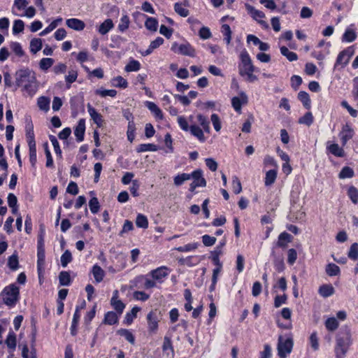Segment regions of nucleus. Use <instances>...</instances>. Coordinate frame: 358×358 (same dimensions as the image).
I'll list each match as a JSON object with an SVG mask.
<instances>
[{
    "instance_id": "obj_59",
    "label": "nucleus",
    "mask_w": 358,
    "mask_h": 358,
    "mask_svg": "<svg viewBox=\"0 0 358 358\" xmlns=\"http://www.w3.org/2000/svg\"><path fill=\"white\" fill-rule=\"evenodd\" d=\"M174 10L179 15L182 17H187L189 15V10L184 8L180 3H176L174 5Z\"/></svg>"
},
{
    "instance_id": "obj_40",
    "label": "nucleus",
    "mask_w": 358,
    "mask_h": 358,
    "mask_svg": "<svg viewBox=\"0 0 358 358\" xmlns=\"http://www.w3.org/2000/svg\"><path fill=\"white\" fill-rule=\"evenodd\" d=\"M42 48V39L41 38H33L30 41V51L36 54Z\"/></svg>"
},
{
    "instance_id": "obj_36",
    "label": "nucleus",
    "mask_w": 358,
    "mask_h": 358,
    "mask_svg": "<svg viewBox=\"0 0 358 358\" xmlns=\"http://www.w3.org/2000/svg\"><path fill=\"white\" fill-rule=\"evenodd\" d=\"M28 145L29 150V162L31 166L34 167L37 162L36 143L28 144Z\"/></svg>"
},
{
    "instance_id": "obj_13",
    "label": "nucleus",
    "mask_w": 358,
    "mask_h": 358,
    "mask_svg": "<svg viewBox=\"0 0 358 358\" xmlns=\"http://www.w3.org/2000/svg\"><path fill=\"white\" fill-rule=\"evenodd\" d=\"M87 111L94 122L99 127H102L103 122L102 115L99 113L90 103L87 104Z\"/></svg>"
},
{
    "instance_id": "obj_39",
    "label": "nucleus",
    "mask_w": 358,
    "mask_h": 358,
    "mask_svg": "<svg viewBox=\"0 0 358 358\" xmlns=\"http://www.w3.org/2000/svg\"><path fill=\"white\" fill-rule=\"evenodd\" d=\"M37 104L41 110L47 112L50 109V99L41 96L38 99Z\"/></svg>"
},
{
    "instance_id": "obj_22",
    "label": "nucleus",
    "mask_w": 358,
    "mask_h": 358,
    "mask_svg": "<svg viewBox=\"0 0 358 358\" xmlns=\"http://www.w3.org/2000/svg\"><path fill=\"white\" fill-rule=\"evenodd\" d=\"M92 273L95 279L96 282H101L105 276L104 271L97 264L93 266Z\"/></svg>"
},
{
    "instance_id": "obj_11",
    "label": "nucleus",
    "mask_w": 358,
    "mask_h": 358,
    "mask_svg": "<svg viewBox=\"0 0 358 358\" xmlns=\"http://www.w3.org/2000/svg\"><path fill=\"white\" fill-rule=\"evenodd\" d=\"M354 136V131L351 127L346 124L342 127V130L339 133V136L341 141L342 145L344 146L346 145L348 141L350 140Z\"/></svg>"
},
{
    "instance_id": "obj_28",
    "label": "nucleus",
    "mask_w": 358,
    "mask_h": 358,
    "mask_svg": "<svg viewBox=\"0 0 358 358\" xmlns=\"http://www.w3.org/2000/svg\"><path fill=\"white\" fill-rule=\"evenodd\" d=\"M118 321V317L117 314L113 311H109L105 314L104 319H103V323L108 324V325H113L115 323H117Z\"/></svg>"
},
{
    "instance_id": "obj_48",
    "label": "nucleus",
    "mask_w": 358,
    "mask_h": 358,
    "mask_svg": "<svg viewBox=\"0 0 358 358\" xmlns=\"http://www.w3.org/2000/svg\"><path fill=\"white\" fill-rule=\"evenodd\" d=\"M140 310V308L138 307H134L129 313H127L124 317V322L127 324H130L134 319L136 317L138 312Z\"/></svg>"
},
{
    "instance_id": "obj_23",
    "label": "nucleus",
    "mask_w": 358,
    "mask_h": 358,
    "mask_svg": "<svg viewBox=\"0 0 358 358\" xmlns=\"http://www.w3.org/2000/svg\"><path fill=\"white\" fill-rule=\"evenodd\" d=\"M114 27L113 20L111 19H106L103 22H102L99 29L98 31L101 35L106 34L110 29H112Z\"/></svg>"
},
{
    "instance_id": "obj_41",
    "label": "nucleus",
    "mask_w": 358,
    "mask_h": 358,
    "mask_svg": "<svg viewBox=\"0 0 358 358\" xmlns=\"http://www.w3.org/2000/svg\"><path fill=\"white\" fill-rule=\"evenodd\" d=\"M357 38V34L353 29H347L343 35L342 41L351 43L354 41Z\"/></svg>"
},
{
    "instance_id": "obj_19",
    "label": "nucleus",
    "mask_w": 358,
    "mask_h": 358,
    "mask_svg": "<svg viewBox=\"0 0 358 358\" xmlns=\"http://www.w3.org/2000/svg\"><path fill=\"white\" fill-rule=\"evenodd\" d=\"M335 292L334 287L330 284H324L319 287L318 293L324 298L332 296Z\"/></svg>"
},
{
    "instance_id": "obj_54",
    "label": "nucleus",
    "mask_w": 358,
    "mask_h": 358,
    "mask_svg": "<svg viewBox=\"0 0 358 358\" xmlns=\"http://www.w3.org/2000/svg\"><path fill=\"white\" fill-rule=\"evenodd\" d=\"M89 207H90V211L93 214H95L99 211L100 205H99L98 199L96 197L94 196L90 200Z\"/></svg>"
},
{
    "instance_id": "obj_60",
    "label": "nucleus",
    "mask_w": 358,
    "mask_h": 358,
    "mask_svg": "<svg viewBox=\"0 0 358 358\" xmlns=\"http://www.w3.org/2000/svg\"><path fill=\"white\" fill-rule=\"evenodd\" d=\"M54 60L52 58H43L40 61L39 66L42 70L46 71L52 66Z\"/></svg>"
},
{
    "instance_id": "obj_20",
    "label": "nucleus",
    "mask_w": 358,
    "mask_h": 358,
    "mask_svg": "<svg viewBox=\"0 0 358 358\" xmlns=\"http://www.w3.org/2000/svg\"><path fill=\"white\" fill-rule=\"evenodd\" d=\"M162 350L164 353L166 354L167 356H171V357H173V356H174L173 347L171 338L168 336H165L164 338Z\"/></svg>"
},
{
    "instance_id": "obj_1",
    "label": "nucleus",
    "mask_w": 358,
    "mask_h": 358,
    "mask_svg": "<svg viewBox=\"0 0 358 358\" xmlns=\"http://www.w3.org/2000/svg\"><path fill=\"white\" fill-rule=\"evenodd\" d=\"M193 118L192 115H190L188 120L184 116H178L177 122L182 131H189L200 143H204L207 139L204 133L210 132V122L207 117L200 113L196 116V122H194Z\"/></svg>"
},
{
    "instance_id": "obj_15",
    "label": "nucleus",
    "mask_w": 358,
    "mask_h": 358,
    "mask_svg": "<svg viewBox=\"0 0 358 358\" xmlns=\"http://www.w3.org/2000/svg\"><path fill=\"white\" fill-rule=\"evenodd\" d=\"M66 24L68 27L76 31H82L85 27V22L77 18H70L66 20Z\"/></svg>"
},
{
    "instance_id": "obj_42",
    "label": "nucleus",
    "mask_w": 358,
    "mask_h": 358,
    "mask_svg": "<svg viewBox=\"0 0 358 358\" xmlns=\"http://www.w3.org/2000/svg\"><path fill=\"white\" fill-rule=\"evenodd\" d=\"M111 84L115 87L126 88L128 86L127 81L122 76H117L112 79Z\"/></svg>"
},
{
    "instance_id": "obj_55",
    "label": "nucleus",
    "mask_w": 358,
    "mask_h": 358,
    "mask_svg": "<svg viewBox=\"0 0 358 358\" xmlns=\"http://www.w3.org/2000/svg\"><path fill=\"white\" fill-rule=\"evenodd\" d=\"M140 68H141V64L138 61L131 60L127 64L124 69L127 72H131V71H137L140 69Z\"/></svg>"
},
{
    "instance_id": "obj_26",
    "label": "nucleus",
    "mask_w": 358,
    "mask_h": 358,
    "mask_svg": "<svg viewBox=\"0 0 358 358\" xmlns=\"http://www.w3.org/2000/svg\"><path fill=\"white\" fill-rule=\"evenodd\" d=\"M147 108L153 113L155 117L162 120L163 118V114L160 108L153 102L147 101Z\"/></svg>"
},
{
    "instance_id": "obj_34",
    "label": "nucleus",
    "mask_w": 358,
    "mask_h": 358,
    "mask_svg": "<svg viewBox=\"0 0 358 358\" xmlns=\"http://www.w3.org/2000/svg\"><path fill=\"white\" fill-rule=\"evenodd\" d=\"M280 52L283 56L286 57L289 62H294L298 59L297 55L294 52L289 51L285 46L280 48Z\"/></svg>"
},
{
    "instance_id": "obj_52",
    "label": "nucleus",
    "mask_w": 358,
    "mask_h": 358,
    "mask_svg": "<svg viewBox=\"0 0 358 358\" xmlns=\"http://www.w3.org/2000/svg\"><path fill=\"white\" fill-rule=\"evenodd\" d=\"M158 22L155 18L148 17L145 22V27L150 31H157Z\"/></svg>"
},
{
    "instance_id": "obj_24",
    "label": "nucleus",
    "mask_w": 358,
    "mask_h": 358,
    "mask_svg": "<svg viewBox=\"0 0 358 358\" xmlns=\"http://www.w3.org/2000/svg\"><path fill=\"white\" fill-rule=\"evenodd\" d=\"M324 325L329 331H334L338 328L339 323L336 317H330L325 320Z\"/></svg>"
},
{
    "instance_id": "obj_50",
    "label": "nucleus",
    "mask_w": 358,
    "mask_h": 358,
    "mask_svg": "<svg viewBox=\"0 0 358 358\" xmlns=\"http://www.w3.org/2000/svg\"><path fill=\"white\" fill-rule=\"evenodd\" d=\"M8 266L13 271H15L18 268L19 262L17 255L13 254L8 258Z\"/></svg>"
},
{
    "instance_id": "obj_57",
    "label": "nucleus",
    "mask_w": 358,
    "mask_h": 358,
    "mask_svg": "<svg viewBox=\"0 0 358 358\" xmlns=\"http://www.w3.org/2000/svg\"><path fill=\"white\" fill-rule=\"evenodd\" d=\"M348 255V257L352 260H357L358 259V243H354L351 245Z\"/></svg>"
},
{
    "instance_id": "obj_8",
    "label": "nucleus",
    "mask_w": 358,
    "mask_h": 358,
    "mask_svg": "<svg viewBox=\"0 0 358 358\" xmlns=\"http://www.w3.org/2000/svg\"><path fill=\"white\" fill-rule=\"evenodd\" d=\"M354 54V49L353 47H348L345 50L341 51L336 59V64H335V68L338 66H341V67L345 66L349 62V60L350 57Z\"/></svg>"
},
{
    "instance_id": "obj_58",
    "label": "nucleus",
    "mask_w": 358,
    "mask_h": 358,
    "mask_svg": "<svg viewBox=\"0 0 358 358\" xmlns=\"http://www.w3.org/2000/svg\"><path fill=\"white\" fill-rule=\"evenodd\" d=\"M348 195L351 199L352 202L355 204L358 202V189L352 186L348 189Z\"/></svg>"
},
{
    "instance_id": "obj_44",
    "label": "nucleus",
    "mask_w": 358,
    "mask_h": 358,
    "mask_svg": "<svg viewBox=\"0 0 358 358\" xmlns=\"http://www.w3.org/2000/svg\"><path fill=\"white\" fill-rule=\"evenodd\" d=\"M221 31L224 36V41L229 45L231 40V30L230 27L227 24H223Z\"/></svg>"
},
{
    "instance_id": "obj_18",
    "label": "nucleus",
    "mask_w": 358,
    "mask_h": 358,
    "mask_svg": "<svg viewBox=\"0 0 358 358\" xmlns=\"http://www.w3.org/2000/svg\"><path fill=\"white\" fill-rule=\"evenodd\" d=\"M292 241V236L287 232H282L278 236L277 245L282 248H285L287 244Z\"/></svg>"
},
{
    "instance_id": "obj_21",
    "label": "nucleus",
    "mask_w": 358,
    "mask_h": 358,
    "mask_svg": "<svg viewBox=\"0 0 358 358\" xmlns=\"http://www.w3.org/2000/svg\"><path fill=\"white\" fill-rule=\"evenodd\" d=\"M327 150L333 155L338 157H343L345 155L344 150L337 143H332L327 147Z\"/></svg>"
},
{
    "instance_id": "obj_63",
    "label": "nucleus",
    "mask_w": 358,
    "mask_h": 358,
    "mask_svg": "<svg viewBox=\"0 0 358 358\" xmlns=\"http://www.w3.org/2000/svg\"><path fill=\"white\" fill-rule=\"evenodd\" d=\"M310 344L313 350L316 351L319 349V342L317 332H313L309 338Z\"/></svg>"
},
{
    "instance_id": "obj_10",
    "label": "nucleus",
    "mask_w": 358,
    "mask_h": 358,
    "mask_svg": "<svg viewBox=\"0 0 358 358\" xmlns=\"http://www.w3.org/2000/svg\"><path fill=\"white\" fill-rule=\"evenodd\" d=\"M147 320L149 331L151 333H155L158 329V322H159L157 310L150 311L147 315Z\"/></svg>"
},
{
    "instance_id": "obj_25",
    "label": "nucleus",
    "mask_w": 358,
    "mask_h": 358,
    "mask_svg": "<svg viewBox=\"0 0 358 358\" xmlns=\"http://www.w3.org/2000/svg\"><path fill=\"white\" fill-rule=\"evenodd\" d=\"M19 348H22V358H37L36 349L33 347L31 350L29 351L27 345H20Z\"/></svg>"
},
{
    "instance_id": "obj_30",
    "label": "nucleus",
    "mask_w": 358,
    "mask_h": 358,
    "mask_svg": "<svg viewBox=\"0 0 358 358\" xmlns=\"http://www.w3.org/2000/svg\"><path fill=\"white\" fill-rule=\"evenodd\" d=\"M277 177V171L275 169L269 170L266 173L265 185L270 186L273 184Z\"/></svg>"
},
{
    "instance_id": "obj_51",
    "label": "nucleus",
    "mask_w": 358,
    "mask_h": 358,
    "mask_svg": "<svg viewBox=\"0 0 358 358\" xmlns=\"http://www.w3.org/2000/svg\"><path fill=\"white\" fill-rule=\"evenodd\" d=\"M78 77V72L75 70L69 71V73L65 77V80L67 83V88L71 87V84L75 82Z\"/></svg>"
},
{
    "instance_id": "obj_35",
    "label": "nucleus",
    "mask_w": 358,
    "mask_h": 358,
    "mask_svg": "<svg viewBox=\"0 0 358 358\" xmlns=\"http://www.w3.org/2000/svg\"><path fill=\"white\" fill-rule=\"evenodd\" d=\"M117 334L121 336H123L128 342L134 345L135 343V338L133 334L125 329H120L117 331Z\"/></svg>"
},
{
    "instance_id": "obj_49",
    "label": "nucleus",
    "mask_w": 358,
    "mask_h": 358,
    "mask_svg": "<svg viewBox=\"0 0 358 358\" xmlns=\"http://www.w3.org/2000/svg\"><path fill=\"white\" fill-rule=\"evenodd\" d=\"M198 243H192L183 246L176 248L175 250L181 252H189L196 250L198 248Z\"/></svg>"
},
{
    "instance_id": "obj_56",
    "label": "nucleus",
    "mask_w": 358,
    "mask_h": 358,
    "mask_svg": "<svg viewBox=\"0 0 358 358\" xmlns=\"http://www.w3.org/2000/svg\"><path fill=\"white\" fill-rule=\"evenodd\" d=\"M129 22L130 21L129 17L126 15H123L121 17L120 22L118 24V29L122 32L128 29Z\"/></svg>"
},
{
    "instance_id": "obj_14",
    "label": "nucleus",
    "mask_w": 358,
    "mask_h": 358,
    "mask_svg": "<svg viewBox=\"0 0 358 358\" xmlns=\"http://www.w3.org/2000/svg\"><path fill=\"white\" fill-rule=\"evenodd\" d=\"M240 96H234L231 99V104L234 110L237 112H240L241 110L242 103H246L248 102V96L243 92L240 93Z\"/></svg>"
},
{
    "instance_id": "obj_27",
    "label": "nucleus",
    "mask_w": 358,
    "mask_h": 358,
    "mask_svg": "<svg viewBox=\"0 0 358 358\" xmlns=\"http://www.w3.org/2000/svg\"><path fill=\"white\" fill-rule=\"evenodd\" d=\"M158 150L157 145L152 143H143L138 145L136 148L137 152H155Z\"/></svg>"
},
{
    "instance_id": "obj_7",
    "label": "nucleus",
    "mask_w": 358,
    "mask_h": 358,
    "mask_svg": "<svg viewBox=\"0 0 358 358\" xmlns=\"http://www.w3.org/2000/svg\"><path fill=\"white\" fill-rule=\"evenodd\" d=\"M190 176L191 179H193V182L189 185V191L194 192L196 187H205L206 185V181L203 177L201 170H195Z\"/></svg>"
},
{
    "instance_id": "obj_3",
    "label": "nucleus",
    "mask_w": 358,
    "mask_h": 358,
    "mask_svg": "<svg viewBox=\"0 0 358 358\" xmlns=\"http://www.w3.org/2000/svg\"><path fill=\"white\" fill-rule=\"evenodd\" d=\"M352 343L351 334L346 331L339 334L336 338L335 355L336 358H345L347 352Z\"/></svg>"
},
{
    "instance_id": "obj_45",
    "label": "nucleus",
    "mask_w": 358,
    "mask_h": 358,
    "mask_svg": "<svg viewBox=\"0 0 358 358\" xmlns=\"http://www.w3.org/2000/svg\"><path fill=\"white\" fill-rule=\"evenodd\" d=\"M354 176V171L349 166H344L339 173L338 177L341 179L351 178Z\"/></svg>"
},
{
    "instance_id": "obj_61",
    "label": "nucleus",
    "mask_w": 358,
    "mask_h": 358,
    "mask_svg": "<svg viewBox=\"0 0 358 358\" xmlns=\"http://www.w3.org/2000/svg\"><path fill=\"white\" fill-rule=\"evenodd\" d=\"M210 120L216 131H220L222 128L221 121L219 116L214 113L211 115Z\"/></svg>"
},
{
    "instance_id": "obj_12",
    "label": "nucleus",
    "mask_w": 358,
    "mask_h": 358,
    "mask_svg": "<svg viewBox=\"0 0 358 358\" xmlns=\"http://www.w3.org/2000/svg\"><path fill=\"white\" fill-rule=\"evenodd\" d=\"M118 297L119 292L117 290H115L110 300V304L114 309L119 313V314H122L125 308V305L122 301L118 299Z\"/></svg>"
},
{
    "instance_id": "obj_16",
    "label": "nucleus",
    "mask_w": 358,
    "mask_h": 358,
    "mask_svg": "<svg viewBox=\"0 0 358 358\" xmlns=\"http://www.w3.org/2000/svg\"><path fill=\"white\" fill-rule=\"evenodd\" d=\"M169 268L166 266H161L150 271V275L153 279L160 280L169 275Z\"/></svg>"
},
{
    "instance_id": "obj_5",
    "label": "nucleus",
    "mask_w": 358,
    "mask_h": 358,
    "mask_svg": "<svg viewBox=\"0 0 358 358\" xmlns=\"http://www.w3.org/2000/svg\"><path fill=\"white\" fill-rule=\"evenodd\" d=\"M1 296H2L3 303L6 306L13 307L19 300V288L15 285L11 284L3 289Z\"/></svg>"
},
{
    "instance_id": "obj_37",
    "label": "nucleus",
    "mask_w": 358,
    "mask_h": 358,
    "mask_svg": "<svg viewBox=\"0 0 358 358\" xmlns=\"http://www.w3.org/2000/svg\"><path fill=\"white\" fill-rule=\"evenodd\" d=\"M191 179V176L189 173H181L176 176L174 179V185L176 186H180L182 185L185 181L189 180Z\"/></svg>"
},
{
    "instance_id": "obj_17",
    "label": "nucleus",
    "mask_w": 358,
    "mask_h": 358,
    "mask_svg": "<svg viewBox=\"0 0 358 358\" xmlns=\"http://www.w3.org/2000/svg\"><path fill=\"white\" fill-rule=\"evenodd\" d=\"M85 131V122L83 119H80L74 130V134L76 137V140L78 142H81L83 141Z\"/></svg>"
},
{
    "instance_id": "obj_33",
    "label": "nucleus",
    "mask_w": 358,
    "mask_h": 358,
    "mask_svg": "<svg viewBox=\"0 0 358 358\" xmlns=\"http://www.w3.org/2000/svg\"><path fill=\"white\" fill-rule=\"evenodd\" d=\"M298 99L302 102L303 106L306 109H309L310 108V99L309 94L306 92H299L298 94Z\"/></svg>"
},
{
    "instance_id": "obj_62",
    "label": "nucleus",
    "mask_w": 358,
    "mask_h": 358,
    "mask_svg": "<svg viewBox=\"0 0 358 358\" xmlns=\"http://www.w3.org/2000/svg\"><path fill=\"white\" fill-rule=\"evenodd\" d=\"M232 188L234 194H238L242 191V186L241 181L237 176H234L232 178Z\"/></svg>"
},
{
    "instance_id": "obj_53",
    "label": "nucleus",
    "mask_w": 358,
    "mask_h": 358,
    "mask_svg": "<svg viewBox=\"0 0 358 358\" xmlns=\"http://www.w3.org/2000/svg\"><path fill=\"white\" fill-rule=\"evenodd\" d=\"M24 28V23L21 20H15L13 22V33L17 34L23 31Z\"/></svg>"
},
{
    "instance_id": "obj_64",
    "label": "nucleus",
    "mask_w": 358,
    "mask_h": 358,
    "mask_svg": "<svg viewBox=\"0 0 358 358\" xmlns=\"http://www.w3.org/2000/svg\"><path fill=\"white\" fill-rule=\"evenodd\" d=\"M72 261L71 253L69 250H66L61 256V264L63 267H66L67 264Z\"/></svg>"
},
{
    "instance_id": "obj_47",
    "label": "nucleus",
    "mask_w": 358,
    "mask_h": 358,
    "mask_svg": "<svg viewBox=\"0 0 358 358\" xmlns=\"http://www.w3.org/2000/svg\"><path fill=\"white\" fill-rule=\"evenodd\" d=\"M313 116L310 112L306 113L303 117L299 119V123L305 124L307 126H310L313 122Z\"/></svg>"
},
{
    "instance_id": "obj_2",
    "label": "nucleus",
    "mask_w": 358,
    "mask_h": 358,
    "mask_svg": "<svg viewBox=\"0 0 358 358\" xmlns=\"http://www.w3.org/2000/svg\"><path fill=\"white\" fill-rule=\"evenodd\" d=\"M15 83L31 96L35 94L38 89L35 73L29 69H22L16 71Z\"/></svg>"
},
{
    "instance_id": "obj_38",
    "label": "nucleus",
    "mask_w": 358,
    "mask_h": 358,
    "mask_svg": "<svg viewBox=\"0 0 358 358\" xmlns=\"http://www.w3.org/2000/svg\"><path fill=\"white\" fill-rule=\"evenodd\" d=\"M37 266L38 270L41 271L45 264V249L44 247H40L37 251Z\"/></svg>"
},
{
    "instance_id": "obj_4",
    "label": "nucleus",
    "mask_w": 358,
    "mask_h": 358,
    "mask_svg": "<svg viewBox=\"0 0 358 358\" xmlns=\"http://www.w3.org/2000/svg\"><path fill=\"white\" fill-rule=\"evenodd\" d=\"M241 63L238 66L239 73L241 76H246V80L249 82H254L257 80L253 72L255 68L252 63V60L247 52L241 54Z\"/></svg>"
},
{
    "instance_id": "obj_43",
    "label": "nucleus",
    "mask_w": 358,
    "mask_h": 358,
    "mask_svg": "<svg viewBox=\"0 0 358 358\" xmlns=\"http://www.w3.org/2000/svg\"><path fill=\"white\" fill-rule=\"evenodd\" d=\"M59 281L60 285L68 286L71 284V276L69 272L62 271L59 275Z\"/></svg>"
},
{
    "instance_id": "obj_32",
    "label": "nucleus",
    "mask_w": 358,
    "mask_h": 358,
    "mask_svg": "<svg viewBox=\"0 0 358 358\" xmlns=\"http://www.w3.org/2000/svg\"><path fill=\"white\" fill-rule=\"evenodd\" d=\"M179 51L184 55L189 57L195 56V50L189 44H181L179 47Z\"/></svg>"
},
{
    "instance_id": "obj_31",
    "label": "nucleus",
    "mask_w": 358,
    "mask_h": 358,
    "mask_svg": "<svg viewBox=\"0 0 358 358\" xmlns=\"http://www.w3.org/2000/svg\"><path fill=\"white\" fill-rule=\"evenodd\" d=\"M26 137L28 144L36 143L34 133V126L31 122L28 123L26 126Z\"/></svg>"
},
{
    "instance_id": "obj_6",
    "label": "nucleus",
    "mask_w": 358,
    "mask_h": 358,
    "mask_svg": "<svg viewBox=\"0 0 358 358\" xmlns=\"http://www.w3.org/2000/svg\"><path fill=\"white\" fill-rule=\"evenodd\" d=\"M293 345V338L291 336L287 337L280 336L278 337L277 347L278 354L280 358H285L287 355L290 354L292 350Z\"/></svg>"
},
{
    "instance_id": "obj_9",
    "label": "nucleus",
    "mask_w": 358,
    "mask_h": 358,
    "mask_svg": "<svg viewBox=\"0 0 358 358\" xmlns=\"http://www.w3.org/2000/svg\"><path fill=\"white\" fill-rule=\"evenodd\" d=\"M246 9L248 12V13L251 15V17L256 21L258 22V23L263 27V28H268V25L266 23V21L263 20L262 18L265 17L264 13L259 10H257L255 7L246 4L245 5Z\"/></svg>"
},
{
    "instance_id": "obj_29",
    "label": "nucleus",
    "mask_w": 358,
    "mask_h": 358,
    "mask_svg": "<svg viewBox=\"0 0 358 358\" xmlns=\"http://www.w3.org/2000/svg\"><path fill=\"white\" fill-rule=\"evenodd\" d=\"M325 271L327 274L331 277L338 275L341 273L339 266L333 263H330L327 265Z\"/></svg>"
},
{
    "instance_id": "obj_46",
    "label": "nucleus",
    "mask_w": 358,
    "mask_h": 358,
    "mask_svg": "<svg viewBox=\"0 0 358 358\" xmlns=\"http://www.w3.org/2000/svg\"><path fill=\"white\" fill-rule=\"evenodd\" d=\"M136 224L139 228L147 229L148 227V218L142 214H138L136 219Z\"/></svg>"
}]
</instances>
